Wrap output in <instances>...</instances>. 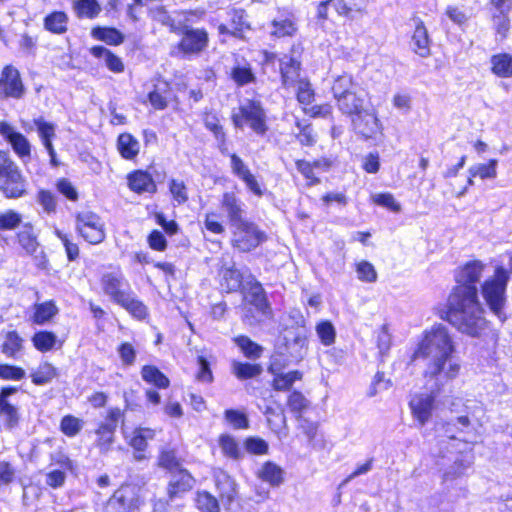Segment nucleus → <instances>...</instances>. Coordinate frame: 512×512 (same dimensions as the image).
Segmentation results:
<instances>
[{
  "mask_svg": "<svg viewBox=\"0 0 512 512\" xmlns=\"http://www.w3.org/2000/svg\"><path fill=\"white\" fill-rule=\"evenodd\" d=\"M196 505L202 512H220L218 500L206 491L197 493Z\"/></svg>",
  "mask_w": 512,
  "mask_h": 512,
  "instance_id": "obj_54",
  "label": "nucleus"
},
{
  "mask_svg": "<svg viewBox=\"0 0 512 512\" xmlns=\"http://www.w3.org/2000/svg\"><path fill=\"white\" fill-rule=\"evenodd\" d=\"M128 180L130 189L137 193L154 192L156 190V185L148 173L136 171L129 176Z\"/></svg>",
  "mask_w": 512,
  "mask_h": 512,
  "instance_id": "obj_28",
  "label": "nucleus"
},
{
  "mask_svg": "<svg viewBox=\"0 0 512 512\" xmlns=\"http://www.w3.org/2000/svg\"><path fill=\"white\" fill-rule=\"evenodd\" d=\"M22 221L20 214L13 210H8L0 214V230L15 229Z\"/></svg>",
  "mask_w": 512,
  "mask_h": 512,
  "instance_id": "obj_62",
  "label": "nucleus"
},
{
  "mask_svg": "<svg viewBox=\"0 0 512 512\" xmlns=\"http://www.w3.org/2000/svg\"><path fill=\"white\" fill-rule=\"evenodd\" d=\"M58 313V308L53 301H46L35 305L33 321L36 324H44Z\"/></svg>",
  "mask_w": 512,
  "mask_h": 512,
  "instance_id": "obj_41",
  "label": "nucleus"
},
{
  "mask_svg": "<svg viewBox=\"0 0 512 512\" xmlns=\"http://www.w3.org/2000/svg\"><path fill=\"white\" fill-rule=\"evenodd\" d=\"M297 99L303 112L311 117H324L330 113V106L315 103V98Z\"/></svg>",
  "mask_w": 512,
  "mask_h": 512,
  "instance_id": "obj_44",
  "label": "nucleus"
},
{
  "mask_svg": "<svg viewBox=\"0 0 512 512\" xmlns=\"http://www.w3.org/2000/svg\"><path fill=\"white\" fill-rule=\"evenodd\" d=\"M135 498L129 486L117 489L103 506V512H133Z\"/></svg>",
  "mask_w": 512,
  "mask_h": 512,
  "instance_id": "obj_12",
  "label": "nucleus"
},
{
  "mask_svg": "<svg viewBox=\"0 0 512 512\" xmlns=\"http://www.w3.org/2000/svg\"><path fill=\"white\" fill-rule=\"evenodd\" d=\"M352 122L356 131L365 138H374L381 131L376 115L366 108L354 116Z\"/></svg>",
  "mask_w": 512,
  "mask_h": 512,
  "instance_id": "obj_14",
  "label": "nucleus"
},
{
  "mask_svg": "<svg viewBox=\"0 0 512 512\" xmlns=\"http://www.w3.org/2000/svg\"><path fill=\"white\" fill-rule=\"evenodd\" d=\"M455 353L456 347L448 329L440 324L425 332L412 354V361L426 360L424 377L434 381L430 394H416L409 403L412 416L420 426H424L432 417L435 408L434 392L440 391L447 382L459 375L461 365Z\"/></svg>",
  "mask_w": 512,
  "mask_h": 512,
  "instance_id": "obj_1",
  "label": "nucleus"
},
{
  "mask_svg": "<svg viewBox=\"0 0 512 512\" xmlns=\"http://www.w3.org/2000/svg\"><path fill=\"white\" fill-rule=\"evenodd\" d=\"M222 207L227 213L232 227L246 221L243 218V203L234 193H225L223 195Z\"/></svg>",
  "mask_w": 512,
  "mask_h": 512,
  "instance_id": "obj_17",
  "label": "nucleus"
},
{
  "mask_svg": "<svg viewBox=\"0 0 512 512\" xmlns=\"http://www.w3.org/2000/svg\"><path fill=\"white\" fill-rule=\"evenodd\" d=\"M217 489L222 501L231 503L236 495L235 482L227 475L218 478L216 482Z\"/></svg>",
  "mask_w": 512,
  "mask_h": 512,
  "instance_id": "obj_50",
  "label": "nucleus"
},
{
  "mask_svg": "<svg viewBox=\"0 0 512 512\" xmlns=\"http://www.w3.org/2000/svg\"><path fill=\"white\" fill-rule=\"evenodd\" d=\"M258 477L272 486L283 482V470L272 462H266L258 472Z\"/></svg>",
  "mask_w": 512,
  "mask_h": 512,
  "instance_id": "obj_34",
  "label": "nucleus"
},
{
  "mask_svg": "<svg viewBox=\"0 0 512 512\" xmlns=\"http://www.w3.org/2000/svg\"><path fill=\"white\" fill-rule=\"evenodd\" d=\"M300 62L293 56L284 55L280 59V71L284 85H288L290 80L298 76Z\"/></svg>",
  "mask_w": 512,
  "mask_h": 512,
  "instance_id": "obj_37",
  "label": "nucleus"
},
{
  "mask_svg": "<svg viewBox=\"0 0 512 512\" xmlns=\"http://www.w3.org/2000/svg\"><path fill=\"white\" fill-rule=\"evenodd\" d=\"M0 416L3 417L4 423L7 428L12 429L18 425L19 422V414L18 410L15 406L10 404L9 402H1L0 403Z\"/></svg>",
  "mask_w": 512,
  "mask_h": 512,
  "instance_id": "obj_57",
  "label": "nucleus"
},
{
  "mask_svg": "<svg viewBox=\"0 0 512 512\" xmlns=\"http://www.w3.org/2000/svg\"><path fill=\"white\" fill-rule=\"evenodd\" d=\"M334 9L339 16L353 19L366 9V0H334Z\"/></svg>",
  "mask_w": 512,
  "mask_h": 512,
  "instance_id": "obj_24",
  "label": "nucleus"
},
{
  "mask_svg": "<svg viewBox=\"0 0 512 512\" xmlns=\"http://www.w3.org/2000/svg\"><path fill=\"white\" fill-rule=\"evenodd\" d=\"M357 87L353 84L352 78L348 75L338 77L333 86V96H349L357 93Z\"/></svg>",
  "mask_w": 512,
  "mask_h": 512,
  "instance_id": "obj_47",
  "label": "nucleus"
},
{
  "mask_svg": "<svg viewBox=\"0 0 512 512\" xmlns=\"http://www.w3.org/2000/svg\"><path fill=\"white\" fill-rule=\"evenodd\" d=\"M56 376V369L50 363L41 364L36 371L31 374L32 382L36 385H45L52 381Z\"/></svg>",
  "mask_w": 512,
  "mask_h": 512,
  "instance_id": "obj_53",
  "label": "nucleus"
},
{
  "mask_svg": "<svg viewBox=\"0 0 512 512\" xmlns=\"http://www.w3.org/2000/svg\"><path fill=\"white\" fill-rule=\"evenodd\" d=\"M492 71L499 77L512 76V55L503 53L491 58Z\"/></svg>",
  "mask_w": 512,
  "mask_h": 512,
  "instance_id": "obj_35",
  "label": "nucleus"
},
{
  "mask_svg": "<svg viewBox=\"0 0 512 512\" xmlns=\"http://www.w3.org/2000/svg\"><path fill=\"white\" fill-rule=\"evenodd\" d=\"M77 17L93 19L101 12V6L97 0H77L73 3Z\"/></svg>",
  "mask_w": 512,
  "mask_h": 512,
  "instance_id": "obj_36",
  "label": "nucleus"
},
{
  "mask_svg": "<svg viewBox=\"0 0 512 512\" xmlns=\"http://www.w3.org/2000/svg\"><path fill=\"white\" fill-rule=\"evenodd\" d=\"M0 93L4 96H21L24 87L17 69L6 66L0 77Z\"/></svg>",
  "mask_w": 512,
  "mask_h": 512,
  "instance_id": "obj_15",
  "label": "nucleus"
},
{
  "mask_svg": "<svg viewBox=\"0 0 512 512\" xmlns=\"http://www.w3.org/2000/svg\"><path fill=\"white\" fill-rule=\"evenodd\" d=\"M117 148L125 159H133L139 153V142L129 133L120 134L117 141Z\"/></svg>",
  "mask_w": 512,
  "mask_h": 512,
  "instance_id": "obj_31",
  "label": "nucleus"
},
{
  "mask_svg": "<svg viewBox=\"0 0 512 512\" xmlns=\"http://www.w3.org/2000/svg\"><path fill=\"white\" fill-rule=\"evenodd\" d=\"M222 453L234 460L240 459L243 455L239 443L231 435L223 434L218 440Z\"/></svg>",
  "mask_w": 512,
  "mask_h": 512,
  "instance_id": "obj_42",
  "label": "nucleus"
},
{
  "mask_svg": "<svg viewBox=\"0 0 512 512\" xmlns=\"http://www.w3.org/2000/svg\"><path fill=\"white\" fill-rule=\"evenodd\" d=\"M232 245L240 252H249L259 246L266 239L264 232L248 221L233 226Z\"/></svg>",
  "mask_w": 512,
  "mask_h": 512,
  "instance_id": "obj_5",
  "label": "nucleus"
},
{
  "mask_svg": "<svg viewBox=\"0 0 512 512\" xmlns=\"http://www.w3.org/2000/svg\"><path fill=\"white\" fill-rule=\"evenodd\" d=\"M411 47L413 51L421 57L430 55V39L423 22L417 23L415 27L411 38Z\"/></svg>",
  "mask_w": 512,
  "mask_h": 512,
  "instance_id": "obj_21",
  "label": "nucleus"
},
{
  "mask_svg": "<svg viewBox=\"0 0 512 512\" xmlns=\"http://www.w3.org/2000/svg\"><path fill=\"white\" fill-rule=\"evenodd\" d=\"M51 469L46 474V484L53 488H61L66 481L67 471L73 469L72 461L64 454L57 453L52 455Z\"/></svg>",
  "mask_w": 512,
  "mask_h": 512,
  "instance_id": "obj_10",
  "label": "nucleus"
},
{
  "mask_svg": "<svg viewBox=\"0 0 512 512\" xmlns=\"http://www.w3.org/2000/svg\"><path fill=\"white\" fill-rule=\"evenodd\" d=\"M35 125L37 127V131L39 137L42 140L44 147L46 148L50 158L52 165L56 166V152L54 150L52 139L55 137V127L53 124L43 121L42 119L35 120Z\"/></svg>",
  "mask_w": 512,
  "mask_h": 512,
  "instance_id": "obj_22",
  "label": "nucleus"
},
{
  "mask_svg": "<svg viewBox=\"0 0 512 512\" xmlns=\"http://www.w3.org/2000/svg\"><path fill=\"white\" fill-rule=\"evenodd\" d=\"M118 305L136 319L142 320L148 315L147 306L135 296L133 291L123 298V302H119Z\"/></svg>",
  "mask_w": 512,
  "mask_h": 512,
  "instance_id": "obj_27",
  "label": "nucleus"
},
{
  "mask_svg": "<svg viewBox=\"0 0 512 512\" xmlns=\"http://www.w3.org/2000/svg\"><path fill=\"white\" fill-rule=\"evenodd\" d=\"M60 427L65 435L73 437L82 429V421L74 416L68 415L62 419Z\"/></svg>",
  "mask_w": 512,
  "mask_h": 512,
  "instance_id": "obj_61",
  "label": "nucleus"
},
{
  "mask_svg": "<svg viewBox=\"0 0 512 512\" xmlns=\"http://www.w3.org/2000/svg\"><path fill=\"white\" fill-rule=\"evenodd\" d=\"M471 456H461L454 459V463L448 469L445 470L442 476L443 483L453 481L465 474V471L471 466Z\"/></svg>",
  "mask_w": 512,
  "mask_h": 512,
  "instance_id": "obj_29",
  "label": "nucleus"
},
{
  "mask_svg": "<svg viewBox=\"0 0 512 512\" xmlns=\"http://www.w3.org/2000/svg\"><path fill=\"white\" fill-rule=\"evenodd\" d=\"M154 436L155 431L152 429L137 428L132 432L130 437H126L129 445L137 452L134 455L136 460L140 461L144 458L142 454L138 453L143 452L147 448L148 441L152 440Z\"/></svg>",
  "mask_w": 512,
  "mask_h": 512,
  "instance_id": "obj_20",
  "label": "nucleus"
},
{
  "mask_svg": "<svg viewBox=\"0 0 512 512\" xmlns=\"http://www.w3.org/2000/svg\"><path fill=\"white\" fill-rule=\"evenodd\" d=\"M68 16L63 11H54L44 18V28L54 34L67 31Z\"/></svg>",
  "mask_w": 512,
  "mask_h": 512,
  "instance_id": "obj_30",
  "label": "nucleus"
},
{
  "mask_svg": "<svg viewBox=\"0 0 512 512\" xmlns=\"http://www.w3.org/2000/svg\"><path fill=\"white\" fill-rule=\"evenodd\" d=\"M158 463L159 466L169 470L171 473L182 469L173 450H163L159 455Z\"/></svg>",
  "mask_w": 512,
  "mask_h": 512,
  "instance_id": "obj_60",
  "label": "nucleus"
},
{
  "mask_svg": "<svg viewBox=\"0 0 512 512\" xmlns=\"http://www.w3.org/2000/svg\"><path fill=\"white\" fill-rule=\"evenodd\" d=\"M263 369L259 364L243 363L234 361L232 372L240 380L250 379L259 376Z\"/></svg>",
  "mask_w": 512,
  "mask_h": 512,
  "instance_id": "obj_39",
  "label": "nucleus"
},
{
  "mask_svg": "<svg viewBox=\"0 0 512 512\" xmlns=\"http://www.w3.org/2000/svg\"><path fill=\"white\" fill-rule=\"evenodd\" d=\"M447 320L461 333L477 337L487 327L477 288L456 286L448 299Z\"/></svg>",
  "mask_w": 512,
  "mask_h": 512,
  "instance_id": "obj_2",
  "label": "nucleus"
},
{
  "mask_svg": "<svg viewBox=\"0 0 512 512\" xmlns=\"http://www.w3.org/2000/svg\"><path fill=\"white\" fill-rule=\"evenodd\" d=\"M232 27L231 35L234 37H243L245 30L250 29V25L247 22L246 14L244 10H233L230 14Z\"/></svg>",
  "mask_w": 512,
  "mask_h": 512,
  "instance_id": "obj_48",
  "label": "nucleus"
},
{
  "mask_svg": "<svg viewBox=\"0 0 512 512\" xmlns=\"http://www.w3.org/2000/svg\"><path fill=\"white\" fill-rule=\"evenodd\" d=\"M22 338L15 331H10L6 334L5 340L1 345V351L7 357L14 358L16 354L23 348Z\"/></svg>",
  "mask_w": 512,
  "mask_h": 512,
  "instance_id": "obj_45",
  "label": "nucleus"
},
{
  "mask_svg": "<svg viewBox=\"0 0 512 512\" xmlns=\"http://www.w3.org/2000/svg\"><path fill=\"white\" fill-rule=\"evenodd\" d=\"M287 405L292 412L300 413L309 406V401L299 391H293L287 400Z\"/></svg>",
  "mask_w": 512,
  "mask_h": 512,
  "instance_id": "obj_64",
  "label": "nucleus"
},
{
  "mask_svg": "<svg viewBox=\"0 0 512 512\" xmlns=\"http://www.w3.org/2000/svg\"><path fill=\"white\" fill-rule=\"evenodd\" d=\"M92 37L97 40L103 41L108 45H119L123 43L124 35L112 27H94L91 31Z\"/></svg>",
  "mask_w": 512,
  "mask_h": 512,
  "instance_id": "obj_32",
  "label": "nucleus"
},
{
  "mask_svg": "<svg viewBox=\"0 0 512 512\" xmlns=\"http://www.w3.org/2000/svg\"><path fill=\"white\" fill-rule=\"evenodd\" d=\"M338 106L344 113L353 117L365 108L362 98H338Z\"/></svg>",
  "mask_w": 512,
  "mask_h": 512,
  "instance_id": "obj_58",
  "label": "nucleus"
},
{
  "mask_svg": "<svg viewBox=\"0 0 512 512\" xmlns=\"http://www.w3.org/2000/svg\"><path fill=\"white\" fill-rule=\"evenodd\" d=\"M269 371L273 374L272 387L276 391H288L293 384L302 379V372L298 370L281 372L274 365L270 366Z\"/></svg>",
  "mask_w": 512,
  "mask_h": 512,
  "instance_id": "obj_18",
  "label": "nucleus"
},
{
  "mask_svg": "<svg viewBox=\"0 0 512 512\" xmlns=\"http://www.w3.org/2000/svg\"><path fill=\"white\" fill-rule=\"evenodd\" d=\"M114 433L115 430L103 425H100L96 430V434L98 436L96 446L99 448L100 453L105 454L110 450L111 445L114 442Z\"/></svg>",
  "mask_w": 512,
  "mask_h": 512,
  "instance_id": "obj_52",
  "label": "nucleus"
},
{
  "mask_svg": "<svg viewBox=\"0 0 512 512\" xmlns=\"http://www.w3.org/2000/svg\"><path fill=\"white\" fill-rule=\"evenodd\" d=\"M32 342L35 348L41 352L51 350L57 343V336L48 331H40L34 334Z\"/></svg>",
  "mask_w": 512,
  "mask_h": 512,
  "instance_id": "obj_49",
  "label": "nucleus"
},
{
  "mask_svg": "<svg viewBox=\"0 0 512 512\" xmlns=\"http://www.w3.org/2000/svg\"><path fill=\"white\" fill-rule=\"evenodd\" d=\"M271 27V35L278 38L293 36L297 32L295 20L289 17L274 19Z\"/></svg>",
  "mask_w": 512,
  "mask_h": 512,
  "instance_id": "obj_33",
  "label": "nucleus"
},
{
  "mask_svg": "<svg viewBox=\"0 0 512 512\" xmlns=\"http://www.w3.org/2000/svg\"><path fill=\"white\" fill-rule=\"evenodd\" d=\"M0 134L11 144L14 152L21 159L30 157V142L23 134L16 132L10 124L0 122Z\"/></svg>",
  "mask_w": 512,
  "mask_h": 512,
  "instance_id": "obj_13",
  "label": "nucleus"
},
{
  "mask_svg": "<svg viewBox=\"0 0 512 512\" xmlns=\"http://www.w3.org/2000/svg\"><path fill=\"white\" fill-rule=\"evenodd\" d=\"M285 340L286 350L293 359L298 361L305 356L307 351V338L302 331L294 332L291 338L285 336Z\"/></svg>",
  "mask_w": 512,
  "mask_h": 512,
  "instance_id": "obj_25",
  "label": "nucleus"
},
{
  "mask_svg": "<svg viewBox=\"0 0 512 512\" xmlns=\"http://www.w3.org/2000/svg\"><path fill=\"white\" fill-rule=\"evenodd\" d=\"M76 228L80 235L91 244H99L105 238L104 224L95 213H79L76 217Z\"/></svg>",
  "mask_w": 512,
  "mask_h": 512,
  "instance_id": "obj_6",
  "label": "nucleus"
},
{
  "mask_svg": "<svg viewBox=\"0 0 512 512\" xmlns=\"http://www.w3.org/2000/svg\"><path fill=\"white\" fill-rule=\"evenodd\" d=\"M509 276L503 267H498L493 277L487 279L482 285V296L491 312L500 321L506 319L504 306L506 303L505 291Z\"/></svg>",
  "mask_w": 512,
  "mask_h": 512,
  "instance_id": "obj_4",
  "label": "nucleus"
},
{
  "mask_svg": "<svg viewBox=\"0 0 512 512\" xmlns=\"http://www.w3.org/2000/svg\"><path fill=\"white\" fill-rule=\"evenodd\" d=\"M90 52L94 57L102 60L110 71L114 73H120L124 71V64L121 58H119L104 46H94L90 49Z\"/></svg>",
  "mask_w": 512,
  "mask_h": 512,
  "instance_id": "obj_23",
  "label": "nucleus"
},
{
  "mask_svg": "<svg viewBox=\"0 0 512 512\" xmlns=\"http://www.w3.org/2000/svg\"><path fill=\"white\" fill-rule=\"evenodd\" d=\"M0 191L6 198L11 199L21 198L26 195L27 181L18 166L0 180Z\"/></svg>",
  "mask_w": 512,
  "mask_h": 512,
  "instance_id": "obj_11",
  "label": "nucleus"
},
{
  "mask_svg": "<svg viewBox=\"0 0 512 512\" xmlns=\"http://www.w3.org/2000/svg\"><path fill=\"white\" fill-rule=\"evenodd\" d=\"M235 342L248 358L257 359L262 354L263 348L246 336L237 337Z\"/></svg>",
  "mask_w": 512,
  "mask_h": 512,
  "instance_id": "obj_51",
  "label": "nucleus"
},
{
  "mask_svg": "<svg viewBox=\"0 0 512 512\" xmlns=\"http://www.w3.org/2000/svg\"><path fill=\"white\" fill-rule=\"evenodd\" d=\"M249 295L251 304H253L258 311L266 316L271 313L264 289L260 283H255L251 286Z\"/></svg>",
  "mask_w": 512,
  "mask_h": 512,
  "instance_id": "obj_38",
  "label": "nucleus"
},
{
  "mask_svg": "<svg viewBox=\"0 0 512 512\" xmlns=\"http://www.w3.org/2000/svg\"><path fill=\"white\" fill-rule=\"evenodd\" d=\"M316 332L322 344L328 346L334 343L336 331L334 326L329 321L320 322L316 326Z\"/></svg>",
  "mask_w": 512,
  "mask_h": 512,
  "instance_id": "obj_59",
  "label": "nucleus"
},
{
  "mask_svg": "<svg viewBox=\"0 0 512 512\" xmlns=\"http://www.w3.org/2000/svg\"><path fill=\"white\" fill-rule=\"evenodd\" d=\"M103 292L116 304L123 302L131 291L129 282L120 270L106 272L101 277Z\"/></svg>",
  "mask_w": 512,
  "mask_h": 512,
  "instance_id": "obj_7",
  "label": "nucleus"
},
{
  "mask_svg": "<svg viewBox=\"0 0 512 512\" xmlns=\"http://www.w3.org/2000/svg\"><path fill=\"white\" fill-rule=\"evenodd\" d=\"M225 419L235 429H245L248 427L247 416L238 410H234V409L226 410L225 411Z\"/></svg>",
  "mask_w": 512,
  "mask_h": 512,
  "instance_id": "obj_63",
  "label": "nucleus"
},
{
  "mask_svg": "<svg viewBox=\"0 0 512 512\" xmlns=\"http://www.w3.org/2000/svg\"><path fill=\"white\" fill-rule=\"evenodd\" d=\"M443 404L455 414V417L445 425L447 437L466 444L475 443L479 432L472 420L476 416V410L481 409L480 405L474 400H463L460 397H448Z\"/></svg>",
  "mask_w": 512,
  "mask_h": 512,
  "instance_id": "obj_3",
  "label": "nucleus"
},
{
  "mask_svg": "<svg viewBox=\"0 0 512 512\" xmlns=\"http://www.w3.org/2000/svg\"><path fill=\"white\" fill-rule=\"evenodd\" d=\"M194 478L185 469H179L171 473L167 493L170 500L180 497L183 493L192 489Z\"/></svg>",
  "mask_w": 512,
  "mask_h": 512,
  "instance_id": "obj_16",
  "label": "nucleus"
},
{
  "mask_svg": "<svg viewBox=\"0 0 512 512\" xmlns=\"http://www.w3.org/2000/svg\"><path fill=\"white\" fill-rule=\"evenodd\" d=\"M484 265L480 261L466 264L457 275L458 286L476 288L475 283L482 276Z\"/></svg>",
  "mask_w": 512,
  "mask_h": 512,
  "instance_id": "obj_19",
  "label": "nucleus"
},
{
  "mask_svg": "<svg viewBox=\"0 0 512 512\" xmlns=\"http://www.w3.org/2000/svg\"><path fill=\"white\" fill-rule=\"evenodd\" d=\"M19 243L28 252L33 253L38 246L33 226L30 223L23 225L22 230L18 234Z\"/></svg>",
  "mask_w": 512,
  "mask_h": 512,
  "instance_id": "obj_46",
  "label": "nucleus"
},
{
  "mask_svg": "<svg viewBox=\"0 0 512 512\" xmlns=\"http://www.w3.org/2000/svg\"><path fill=\"white\" fill-rule=\"evenodd\" d=\"M141 375L144 381L158 388H167L169 386V379L155 366H144Z\"/></svg>",
  "mask_w": 512,
  "mask_h": 512,
  "instance_id": "obj_40",
  "label": "nucleus"
},
{
  "mask_svg": "<svg viewBox=\"0 0 512 512\" xmlns=\"http://www.w3.org/2000/svg\"><path fill=\"white\" fill-rule=\"evenodd\" d=\"M264 414L267 416V422L274 432L281 433L283 429H286V416L283 410L276 411L272 407H267Z\"/></svg>",
  "mask_w": 512,
  "mask_h": 512,
  "instance_id": "obj_55",
  "label": "nucleus"
},
{
  "mask_svg": "<svg viewBox=\"0 0 512 512\" xmlns=\"http://www.w3.org/2000/svg\"><path fill=\"white\" fill-rule=\"evenodd\" d=\"M221 285L227 292L237 291L242 285V275L234 263L223 266L220 270Z\"/></svg>",
  "mask_w": 512,
  "mask_h": 512,
  "instance_id": "obj_26",
  "label": "nucleus"
},
{
  "mask_svg": "<svg viewBox=\"0 0 512 512\" xmlns=\"http://www.w3.org/2000/svg\"><path fill=\"white\" fill-rule=\"evenodd\" d=\"M496 159H491L487 164L479 163L471 166L468 170L471 177H480L481 179H494L497 176Z\"/></svg>",
  "mask_w": 512,
  "mask_h": 512,
  "instance_id": "obj_43",
  "label": "nucleus"
},
{
  "mask_svg": "<svg viewBox=\"0 0 512 512\" xmlns=\"http://www.w3.org/2000/svg\"><path fill=\"white\" fill-rule=\"evenodd\" d=\"M357 278L362 282L374 283L377 280V271L374 265L366 260L356 264Z\"/></svg>",
  "mask_w": 512,
  "mask_h": 512,
  "instance_id": "obj_56",
  "label": "nucleus"
},
{
  "mask_svg": "<svg viewBox=\"0 0 512 512\" xmlns=\"http://www.w3.org/2000/svg\"><path fill=\"white\" fill-rule=\"evenodd\" d=\"M179 50L187 55H198L208 47V33L203 28L184 26L181 30Z\"/></svg>",
  "mask_w": 512,
  "mask_h": 512,
  "instance_id": "obj_8",
  "label": "nucleus"
},
{
  "mask_svg": "<svg viewBox=\"0 0 512 512\" xmlns=\"http://www.w3.org/2000/svg\"><path fill=\"white\" fill-rule=\"evenodd\" d=\"M232 118L236 126H242L245 119L256 133L263 134L266 131L263 109L254 101L241 106L238 113H233Z\"/></svg>",
  "mask_w": 512,
  "mask_h": 512,
  "instance_id": "obj_9",
  "label": "nucleus"
}]
</instances>
